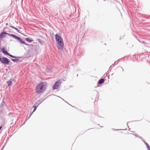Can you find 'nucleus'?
<instances>
[{"mask_svg": "<svg viewBox=\"0 0 150 150\" xmlns=\"http://www.w3.org/2000/svg\"><path fill=\"white\" fill-rule=\"evenodd\" d=\"M55 37L56 46L58 49L61 50H62L64 46L62 38L57 33L55 35Z\"/></svg>", "mask_w": 150, "mask_h": 150, "instance_id": "f257e3e1", "label": "nucleus"}, {"mask_svg": "<svg viewBox=\"0 0 150 150\" xmlns=\"http://www.w3.org/2000/svg\"><path fill=\"white\" fill-rule=\"evenodd\" d=\"M47 83L46 81H42L38 84L35 87V92L38 94L43 93L45 91Z\"/></svg>", "mask_w": 150, "mask_h": 150, "instance_id": "f03ea898", "label": "nucleus"}, {"mask_svg": "<svg viewBox=\"0 0 150 150\" xmlns=\"http://www.w3.org/2000/svg\"><path fill=\"white\" fill-rule=\"evenodd\" d=\"M62 81H64L63 79H61L56 81L52 86V90H54L57 89L61 86Z\"/></svg>", "mask_w": 150, "mask_h": 150, "instance_id": "7ed1b4c3", "label": "nucleus"}, {"mask_svg": "<svg viewBox=\"0 0 150 150\" xmlns=\"http://www.w3.org/2000/svg\"><path fill=\"white\" fill-rule=\"evenodd\" d=\"M23 57V56H15L12 55V57L15 58L14 59H11V60L14 62H16L18 63V62H21L22 61V60H21L19 59L20 58H22Z\"/></svg>", "mask_w": 150, "mask_h": 150, "instance_id": "20e7f679", "label": "nucleus"}, {"mask_svg": "<svg viewBox=\"0 0 150 150\" xmlns=\"http://www.w3.org/2000/svg\"><path fill=\"white\" fill-rule=\"evenodd\" d=\"M0 62L4 65L8 64L9 63V60L7 58L2 57V58L0 60Z\"/></svg>", "mask_w": 150, "mask_h": 150, "instance_id": "39448f33", "label": "nucleus"}, {"mask_svg": "<svg viewBox=\"0 0 150 150\" xmlns=\"http://www.w3.org/2000/svg\"><path fill=\"white\" fill-rule=\"evenodd\" d=\"M6 47H3L2 48L0 47L1 50L4 54L12 57L13 55L9 54L6 50Z\"/></svg>", "mask_w": 150, "mask_h": 150, "instance_id": "423d86ee", "label": "nucleus"}, {"mask_svg": "<svg viewBox=\"0 0 150 150\" xmlns=\"http://www.w3.org/2000/svg\"><path fill=\"white\" fill-rule=\"evenodd\" d=\"M6 35H8V36H10L11 37L14 38V39H16L17 40H18L19 37L18 36H17L16 35H14V34L8 33H6Z\"/></svg>", "mask_w": 150, "mask_h": 150, "instance_id": "0eeeda50", "label": "nucleus"}, {"mask_svg": "<svg viewBox=\"0 0 150 150\" xmlns=\"http://www.w3.org/2000/svg\"><path fill=\"white\" fill-rule=\"evenodd\" d=\"M106 80V79H102L101 78L98 81V83H97V87L100 86V85H100L103 84L104 83L105 81Z\"/></svg>", "mask_w": 150, "mask_h": 150, "instance_id": "6e6552de", "label": "nucleus"}, {"mask_svg": "<svg viewBox=\"0 0 150 150\" xmlns=\"http://www.w3.org/2000/svg\"><path fill=\"white\" fill-rule=\"evenodd\" d=\"M18 41L19 43H20L21 44H24L26 45H27L29 46V44H28L27 43H26L23 40V39L20 38V37H19L18 40Z\"/></svg>", "mask_w": 150, "mask_h": 150, "instance_id": "1a4fd4ad", "label": "nucleus"}, {"mask_svg": "<svg viewBox=\"0 0 150 150\" xmlns=\"http://www.w3.org/2000/svg\"><path fill=\"white\" fill-rule=\"evenodd\" d=\"M30 50H28V51L25 52L23 55V57L24 58H28L31 57L30 54L29 53Z\"/></svg>", "mask_w": 150, "mask_h": 150, "instance_id": "9d476101", "label": "nucleus"}, {"mask_svg": "<svg viewBox=\"0 0 150 150\" xmlns=\"http://www.w3.org/2000/svg\"><path fill=\"white\" fill-rule=\"evenodd\" d=\"M6 32L3 31L0 33V39L3 38L6 36Z\"/></svg>", "mask_w": 150, "mask_h": 150, "instance_id": "9b49d317", "label": "nucleus"}, {"mask_svg": "<svg viewBox=\"0 0 150 150\" xmlns=\"http://www.w3.org/2000/svg\"><path fill=\"white\" fill-rule=\"evenodd\" d=\"M6 83L8 84V87H10L11 86L12 84V82L11 81L10 79L8 81L6 82Z\"/></svg>", "mask_w": 150, "mask_h": 150, "instance_id": "f8f14e48", "label": "nucleus"}, {"mask_svg": "<svg viewBox=\"0 0 150 150\" xmlns=\"http://www.w3.org/2000/svg\"><path fill=\"white\" fill-rule=\"evenodd\" d=\"M25 40L26 41L29 42H31L33 41V40L28 38H25Z\"/></svg>", "mask_w": 150, "mask_h": 150, "instance_id": "ddd939ff", "label": "nucleus"}, {"mask_svg": "<svg viewBox=\"0 0 150 150\" xmlns=\"http://www.w3.org/2000/svg\"><path fill=\"white\" fill-rule=\"evenodd\" d=\"M36 41H38L39 43L42 45H43L44 44V42L43 41L40 39H38L36 40Z\"/></svg>", "mask_w": 150, "mask_h": 150, "instance_id": "4468645a", "label": "nucleus"}, {"mask_svg": "<svg viewBox=\"0 0 150 150\" xmlns=\"http://www.w3.org/2000/svg\"><path fill=\"white\" fill-rule=\"evenodd\" d=\"M102 79H106V78L107 77L108 79H109V76H108V74L106 73H105L103 76Z\"/></svg>", "mask_w": 150, "mask_h": 150, "instance_id": "2eb2a0df", "label": "nucleus"}, {"mask_svg": "<svg viewBox=\"0 0 150 150\" xmlns=\"http://www.w3.org/2000/svg\"><path fill=\"white\" fill-rule=\"evenodd\" d=\"M5 104V102L2 101L1 102V104L0 105V108H3L4 106V105Z\"/></svg>", "mask_w": 150, "mask_h": 150, "instance_id": "dca6fc26", "label": "nucleus"}, {"mask_svg": "<svg viewBox=\"0 0 150 150\" xmlns=\"http://www.w3.org/2000/svg\"><path fill=\"white\" fill-rule=\"evenodd\" d=\"M117 69L120 70V71H122V72H123L124 71V69L122 68V67H121L120 66L117 67Z\"/></svg>", "mask_w": 150, "mask_h": 150, "instance_id": "f3484780", "label": "nucleus"}, {"mask_svg": "<svg viewBox=\"0 0 150 150\" xmlns=\"http://www.w3.org/2000/svg\"><path fill=\"white\" fill-rule=\"evenodd\" d=\"M145 145L146 146V147L147 148V150H150V146L147 143Z\"/></svg>", "mask_w": 150, "mask_h": 150, "instance_id": "a211bd4d", "label": "nucleus"}, {"mask_svg": "<svg viewBox=\"0 0 150 150\" xmlns=\"http://www.w3.org/2000/svg\"><path fill=\"white\" fill-rule=\"evenodd\" d=\"M14 29H15L18 33L21 34H23V33H22L20 32V30L17 28L15 27Z\"/></svg>", "mask_w": 150, "mask_h": 150, "instance_id": "6ab92c4d", "label": "nucleus"}, {"mask_svg": "<svg viewBox=\"0 0 150 150\" xmlns=\"http://www.w3.org/2000/svg\"><path fill=\"white\" fill-rule=\"evenodd\" d=\"M37 107H38L35 106V105H34L33 107V108H34V109L33 111L34 112L37 109Z\"/></svg>", "mask_w": 150, "mask_h": 150, "instance_id": "aec40b11", "label": "nucleus"}, {"mask_svg": "<svg viewBox=\"0 0 150 150\" xmlns=\"http://www.w3.org/2000/svg\"><path fill=\"white\" fill-rule=\"evenodd\" d=\"M112 129L113 130H114V131H118V130H126V129H115L114 128H112Z\"/></svg>", "mask_w": 150, "mask_h": 150, "instance_id": "412c9836", "label": "nucleus"}, {"mask_svg": "<svg viewBox=\"0 0 150 150\" xmlns=\"http://www.w3.org/2000/svg\"><path fill=\"white\" fill-rule=\"evenodd\" d=\"M34 112H33V111L32 112H30V115H29V117L28 118V119H27V120H28L29 118L30 117V116H31V115H32V114H33V113Z\"/></svg>", "mask_w": 150, "mask_h": 150, "instance_id": "4be33fe9", "label": "nucleus"}, {"mask_svg": "<svg viewBox=\"0 0 150 150\" xmlns=\"http://www.w3.org/2000/svg\"><path fill=\"white\" fill-rule=\"evenodd\" d=\"M11 79V81H12V82H13L15 83L16 82V80H15V79H14V78H11V79Z\"/></svg>", "mask_w": 150, "mask_h": 150, "instance_id": "5701e85b", "label": "nucleus"}, {"mask_svg": "<svg viewBox=\"0 0 150 150\" xmlns=\"http://www.w3.org/2000/svg\"><path fill=\"white\" fill-rule=\"evenodd\" d=\"M34 105H35V106L38 107L40 105V104L37 102L35 103Z\"/></svg>", "mask_w": 150, "mask_h": 150, "instance_id": "b1692460", "label": "nucleus"}, {"mask_svg": "<svg viewBox=\"0 0 150 150\" xmlns=\"http://www.w3.org/2000/svg\"><path fill=\"white\" fill-rule=\"evenodd\" d=\"M131 134H133V135H134L135 137H137L138 138H139V136L138 134H134L133 133H131Z\"/></svg>", "mask_w": 150, "mask_h": 150, "instance_id": "393cba45", "label": "nucleus"}, {"mask_svg": "<svg viewBox=\"0 0 150 150\" xmlns=\"http://www.w3.org/2000/svg\"><path fill=\"white\" fill-rule=\"evenodd\" d=\"M34 45L33 44H30L29 45L28 47L30 48H31L33 47Z\"/></svg>", "mask_w": 150, "mask_h": 150, "instance_id": "a878e982", "label": "nucleus"}, {"mask_svg": "<svg viewBox=\"0 0 150 150\" xmlns=\"http://www.w3.org/2000/svg\"><path fill=\"white\" fill-rule=\"evenodd\" d=\"M37 102L40 104V105L42 103V102H41L40 100H38Z\"/></svg>", "mask_w": 150, "mask_h": 150, "instance_id": "bb28decb", "label": "nucleus"}, {"mask_svg": "<svg viewBox=\"0 0 150 150\" xmlns=\"http://www.w3.org/2000/svg\"><path fill=\"white\" fill-rule=\"evenodd\" d=\"M45 99H43V98H42L39 100H40L41 102H42V103Z\"/></svg>", "mask_w": 150, "mask_h": 150, "instance_id": "cd10ccee", "label": "nucleus"}, {"mask_svg": "<svg viewBox=\"0 0 150 150\" xmlns=\"http://www.w3.org/2000/svg\"><path fill=\"white\" fill-rule=\"evenodd\" d=\"M9 27H11V28L14 29L15 28V27L12 26V25H9Z\"/></svg>", "mask_w": 150, "mask_h": 150, "instance_id": "c85d7f7f", "label": "nucleus"}, {"mask_svg": "<svg viewBox=\"0 0 150 150\" xmlns=\"http://www.w3.org/2000/svg\"><path fill=\"white\" fill-rule=\"evenodd\" d=\"M144 143V144H146L147 143H146V141H144V140H142V141Z\"/></svg>", "mask_w": 150, "mask_h": 150, "instance_id": "c756f323", "label": "nucleus"}, {"mask_svg": "<svg viewBox=\"0 0 150 150\" xmlns=\"http://www.w3.org/2000/svg\"><path fill=\"white\" fill-rule=\"evenodd\" d=\"M146 19H150V16H149L147 17H146L145 18Z\"/></svg>", "mask_w": 150, "mask_h": 150, "instance_id": "7c9ffc66", "label": "nucleus"}, {"mask_svg": "<svg viewBox=\"0 0 150 150\" xmlns=\"http://www.w3.org/2000/svg\"><path fill=\"white\" fill-rule=\"evenodd\" d=\"M61 99L64 100V102H65L66 103H68V104H69V103H67V101H65L64 99H63V98H61Z\"/></svg>", "mask_w": 150, "mask_h": 150, "instance_id": "2f4dec72", "label": "nucleus"}, {"mask_svg": "<svg viewBox=\"0 0 150 150\" xmlns=\"http://www.w3.org/2000/svg\"><path fill=\"white\" fill-rule=\"evenodd\" d=\"M139 138L140 139H141L142 140H142H143V138L142 137H140L139 136Z\"/></svg>", "mask_w": 150, "mask_h": 150, "instance_id": "473e14b6", "label": "nucleus"}, {"mask_svg": "<svg viewBox=\"0 0 150 150\" xmlns=\"http://www.w3.org/2000/svg\"><path fill=\"white\" fill-rule=\"evenodd\" d=\"M2 54H0V60L2 58V57H1Z\"/></svg>", "mask_w": 150, "mask_h": 150, "instance_id": "72a5a7b5", "label": "nucleus"}, {"mask_svg": "<svg viewBox=\"0 0 150 150\" xmlns=\"http://www.w3.org/2000/svg\"><path fill=\"white\" fill-rule=\"evenodd\" d=\"M47 71L48 72H50V71H49V70L50 69H49L48 68H47Z\"/></svg>", "mask_w": 150, "mask_h": 150, "instance_id": "f704fd0d", "label": "nucleus"}, {"mask_svg": "<svg viewBox=\"0 0 150 150\" xmlns=\"http://www.w3.org/2000/svg\"><path fill=\"white\" fill-rule=\"evenodd\" d=\"M68 104H69V105H70V106H71L72 107H74V106H72V105H71L69 104V103Z\"/></svg>", "mask_w": 150, "mask_h": 150, "instance_id": "c9c22d12", "label": "nucleus"}, {"mask_svg": "<svg viewBox=\"0 0 150 150\" xmlns=\"http://www.w3.org/2000/svg\"><path fill=\"white\" fill-rule=\"evenodd\" d=\"M111 69H109V70H108V71H110V72L111 71Z\"/></svg>", "mask_w": 150, "mask_h": 150, "instance_id": "e433bc0d", "label": "nucleus"}, {"mask_svg": "<svg viewBox=\"0 0 150 150\" xmlns=\"http://www.w3.org/2000/svg\"><path fill=\"white\" fill-rule=\"evenodd\" d=\"M5 146V145L4 146H3V148H2V149H1V150H2L3 149V148H4V147Z\"/></svg>", "mask_w": 150, "mask_h": 150, "instance_id": "4c0bfd02", "label": "nucleus"}, {"mask_svg": "<svg viewBox=\"0 0 150 150\" xmlns=\"http://www.w3.org/2000/svg\"><path fill=\"white\" fill-rule=\"evenodd\" d=\"M112 67V66H111L110 67H109V69H112V67Z\"/></svg>", "mask_w": 150, "mask_h": 150, "instance_id": "58836bf2", "label": "nucleus"}, {"mask_svg": "<svg viewBox=\"0 0 150 150\" xmlns=\"http://www.w3.org/2000/svg\"><path fill=\"white\" fill-rule=\"evenodd\" d=\"M129 122H127V126H128V127H129V126H128V123Z\"/></svg>", "mask_w": 150, "mask_h": 150, "instance_id": "ea45409f", "label": "nucleus"}, {"mask_svg": "<svg viewBox=\"0 0 150 150\" xmlns=\"http://www.w3.org/2000/svg\"><path fill=\"white\" fill-rule=\"evenodd\" d=\"M22 35H24V36H27V35H24V34H22Z\"/></svg>", "mask_w": 150, "mask_h": 150, "instance_id": "a19ab883", "label": "nucleus"}, {"mask_svg": "<svg viewBox=\"0 0 150 150\" xmlns=\"http://www.w3.org/2000/svg\"><path fill=\"white\" fill-rule=\"evenodd\" d=\"M116 64V62H115L114 64H112V65H114V64Z\"/></svg>", "mask_w": 150, "mask_h": 150, "instance_id": "79ce46f5", "label": "nucleus"}, {"mask_svg": "<svg viewBox=\"0 0 150 150\" xmlns=\"http://www.w3.org/2000/svg\"><path fill=\"white\" fill-rule=\"evenodd\" d=\"M57 96V97H58L59 98H62L61 97H59V96Z\"/></svg>", "mask_w": 150, "mask_h": 150, "instance_id": "37998d69", "label": "nucleus"}, {"mask_svg": "<svg viewBox=\"0 0 150 150\" xmlns=\"http://www.w3.org/2000/svg\"><path fill=\"white\" fill-rule=\"evenodd\" d=\"M8 25V23H6V25Z\"/></svg>", "mask_w": 150, "mask_h": 150, "instance_id": "c03bdc74", "label": "nucleus"}, {"mask_svg": "<svg viewBox=\"0 0 150 150\" xmlns=\"http://www.w3.org/2000/svg\"><path fill=\"white\" fill-rule=\"evenodd\" d=\"M25 121H25L24 122V123H23V125H24V124H25Z\"/></svg>", "mask_w": 150, "mask_h": 150, "instance_id": "a18cd8bd", "label": "nucleus"}, {"mask_svg": "<svg viewBox=\"0 0 150 150\" xmlns=\"http://www.w3.org/2000/svg\"><path fill=\"white\" fill-rule=\"evenodd\" d=\"M27 119H28V118H26V120H25V121H26L27 120Z\"/></svg>", "mask_w": 150, "mask_h": 150, "instance_id": "49530a36", "label": "nucleus"}, {"mask_svg": "<svg viewBox=\"0 0 150 150\" xmlns=\"http://www.w3.org/2000/svg\"><path fill=\"white\" fill-rule=\"evenodd\" d=\"M138 121V120H135V121ZM134 122V121H133Z\"/></svg>", "mask_w": 150, "mask_h": 150, "instance_id": "de8ad7c7", "label": "nucleus"}, {"mask_svg": "<svg viewBox=\"0 0 150 150\" xmlns=\"http://www.w3.org/2000/svg\"><path fill=\"white\" fill-rule=\"evenodd\" d=\"M103 1H106V0H103Z\"/></svg>", "mask_w": 150, "mask_h": 150, "instance_id": "09e8293b", "label": "nucleus"}, {"mask_svg": "<svg viewBox=\"0 0 150 150\" xmlns=\"http://www.w3.org/2000/svg\"><path fill=\"white\" fill-rule=\"evenodd\" d=\"M100 127H103V126H100Z\"/></svg>", "mask_w": 150, "mask_h": 150, "instance_id": "8fccbe9b", "label": "nucleus"}, {"mask_svg": "<svg viewBox=\"0 0 150 150\" xmlns=\"http://www.w3.org/2000/svg\"><path fill=\"white\" fill-rule=\"evenodd\" d=\"M77 76H78V74H77Z\"/></svg>", "mask_w": 150, "mask_h": 150, "instance_id": "3c124183", "label": "nucleus"}, {"mask_svg": "<svg viewBox=\"0 0 150 150\" xmlns=\"http://www.w3.org/2000/svg\"><path fill=\"white\" fill-rule=\"evenodd\" d=\"M142 20H143V21H144V20H144V19H142Z\"/></svg>", "mask_w": 150, "mask_h": 150, "instance_id": "603ef678", "label": "nucleus"}, {"mask_svg": "<svg viewBox=\"0 0 150 150\" xmlns=\"http://www.w3.org/2000/svg\"><path fill=\"white\" fill-rule=\"evenodd\" d=\"M54 95V96H55V95ZM55 96H56V95H55Z\"/></svg>", "mask_w": 150, "mask_h": 150, "instance_id": "864d4df0", "label": "nucleus"}, {"mask_svg": "<svg viewBox=\"0 0 150 150\" xmlns=\"http://www.w3.org/2000/svg\"><path fill=\"white\" fill-rule=\"evenodd\" d=\"M108 1L109 0H107Z\"/></svg>", "mask_w": 150, "mask_h": 150, "instance_id": "5fc2aeb1", "label": "nucleus"}]
</instances>
